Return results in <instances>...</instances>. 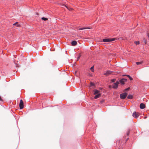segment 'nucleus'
<instances>
[{"label": "nucleus", "instance_id": "24", "mask_svg": "<svg viewBox=\"0 0 149 149\" xmlns=\"http://www.w3.org/2000/svg\"><path fill=\"white\" fill-rule=\"evenodd\" d=\"M91 86H94V84H93V83H91Z\"/></svg>", "mask_w": 149, "mask_h": 149}, {"label": "nucleus", "instance_id": "25", "mask_svg": "<svg viewBox=\"0 0 149 149\" xmlns=\"http://www.w3.org/2000/svg\"><path fill=\"white\" fill-rule=\"evenodd\" d=\"M80 56H81L80 55L79 56H78V57L77 58L78 60H79V59L80 58Z\"/></svg>", "mask_w": 149, "mask_h": 149}, {"label": "nucleus", "instance_id": "19", "mask_svg": "<svg viewBox=\"0 0 149 149\" xmlns=\"http://www.w3.org/2000/svg\"><path fill=\"white\" fill-rule=\"evenodd\" d=\"M143 62H136V64L137 65H139L140 64H141Z\"/></svg>", "mask_w": 149, "mask_h": 149}, {"label": "nucleus", "instance_id": "17", "mask_svg": "<svg viewBox=\"0 0 149 149\" xmlns=\"http://www.w3.org/2000/svg\"><path fill=\"white\" fill-rule=\"evenodd\" d=\"M43 20L46 21L48 19L47 18L45 17H42L41 18Z\"/></svg>", "mask_w": 149, "mask_h": 149}, {"label": "nucleus", "instance_id": "26", "mask_svg": "<svg viewBox=\"0 0 149 149\" xmlns=\"http://www.w3.org/2000/svg\"><path fill=\"white\" fill-rule=\"evenodd\" d=\"M129 133H130V132L129 131H128V132L127 133V135H129Z\"/></svg>", "mask_w": 149, "mask_h": 149}, {"label": "nucleus", "instance_id": "1", "mask_svg": "<svg viewBox=\"0 0 149 149\" xmlns=\"http://www.w3.org/2000/svg\"><path fill=\"white\" fill-rule=\"evenodd\" d=\"M115 40V38H107L103 39L102 41L104 42H108L114 41Z\"/></svg>", "mask_w": 149, "mask_h": 149}, {"label": "nucleus", "instance_id": "22", "mask_svg": "<svg viewBox=\"0 0 149 149\" xmlns=\"http://www.w3.org/2000/svg\"><path fill=\"white\" fill-rule=\"evenodd\" d=\"M0 101H3V100L1 98V97L0 96Z\"/></svg>", "mask_w": 149, "mask_h": 149}, {"label": "nucleus", "instance_id": "18", "mask_svg": "<svg viewBox=\"0 0 149 149\" xmlns=\"http://www.w3.org/2000/svg\"><path fill=\"white\" fill-rule=\"evenodd\" d=\"M134 43L136 45H138L139 44V41H135L134 42Z\"/></svg>", "mask_w": 149, "mask_h": 149}, {"label": "nucleus", "instance_id": "2", "mask_svg": "<svg viewBox=\"0 0 149 149\" xmlns=\"http://www.w3.org/2000/svg\"><path fill=\"white\" fill-rule=\"evenodd\" d=\"M127 95V93L125 92L120 94V97L121 99L123 100L125 98Z\"/></svg>", "mask_w": 149, "mask_h": 149}, {"label": "nucleus", "instance_id": "10", "mask_svg": "<svg viewBox=\"0 0 149 149\" xmlns=\"http://www.w3.org/2000/svg\"><path fill=\"white\" fill-rule=\"evenodd\" d=\"M100 93H98L94 97V98L95 99H97L99 97H100Z\"/></svg>", "mask_w": 149, "mask_h": 149}, {"label": "nucleus", "instance_id": "7", "mask_svg": "<svg viewBox=\"0 0 149 149\" xmlns=\"http://www.w3.org/2000/svg\"><path fill=\"white\" fill-rule=\"evenodd\" d=\"M145 104L143 103H141L140 104V108L141 109H143L145 108Z\"/></svg>", "mask_w": 149, "mask_h": 149}, {"label": "nucleus", "instance_id": "12", "mask_svg": "<svg viewBox=\"0 0 149 149\" xmlns=\"http://www.w3.org/2000/svg\"><path fill=\"white\" fill-rule=\"evenodd\" d=\"M133 98V96L132 95H129L127 97V98L128 99H132Z\"/></svg>", "mask_w": 149, "mask_h": 149}, {"label": "nucleus", "instance_id": "6", "mask_svg": "<svg viewBox=\"0 0 149 149\" xmlns=\"http://www.w3.org/2000/svg\"><path fill=\"white\" fill-rule=\"evenodd\" d=\"M133 116L136 118H137L139 116V115L136 112L134 111L132 114Z\"/></svg>", "mask_w": 149, "mask_h": 149}, {"label": "nucleus", "instance_id": "9", "mask_svg": "<svg viewBox=\"0 0 149 149\" xmlns=\"http://www.w3.org/2000/svg\"><path fill=\"white\" fill-rule=\"evenodd\" d=\"M71 45L72 46H74L77 45V42L76 41H73L71 42Z\"/></svg>", "mask_w": 149, "mask_h": 149}, {"label": "nucleus", "instance_id": "3", "mask_svg": "<svg viewBox=\"0 0 149 149\" xmlns=\"http://www.w3.org/2000/svg\"><path fill=\"white\" fill-rule=\"evenodd\" d=\"M119 84L118 81H117L116 83H114V85L112 86V88L114 89H116L118 86V85Z\"/></svg>", "mask_w": 149, "mask_h": 149}, {"label": "nucleus", "instance_id": "4", "mask_svg": "<svg viewBox=\"0 0 149 149\" xmlns=\"http://www.w3.org/2000/svg\"><path fill=\"white\" fill-rule=\"evenodd\" d=\"M127 81V79L125 78H122L120 80V82L122 85H124L125 84V82Z\"/></svg>", "mask_w": 149, "mask_h": 149}, {"label": "nucleus", "instance_id": "13", "mask_svg": "<svg viewBox=\"0 0 149 149\" xmlns=\"http://www.w3.org/2000/svg\"><path fill=\"white\" fill-rule=\"evenodd\" d=\"M90 29V28L89 27H83L79 28V29L80 30H83L84 29Z\"/></svg>", "mask_w": 149, "mask_h": 149}, {"label": "nucleus", "instance_id": "20", "mask_svg": "<svg viewBox=\"0 0 149 149\" xmlns=\"http://www.w3.org/2000/svg\"><path fill=\"white\" fill-rule=\"evenodd\" d=\"M116 81V79H112L111 80V83H113L115 82Z\"/></svg>", "mask_w": 149, "mask_h": 149}, {"label": "nucleus", "instance_id": "28", "mask_svg": "<svg viewBox=\"0 0 149 149\" xmlns=\"http://www.w3.org/2000/svg\"><path fill=\"white\" fill-rule=\"evenodd\" d=\"M111 86H109V88H111Z\"/></svg>", "mask_w": 149, "mask_h": 149}, {"label": "nucleus", "instance_id": "14", "mask_svg": "<svg viewBox=\"0 0 149 149\" xmlns=\"http://www.w3.org/2000/svg\"><path fill=\"white\" fill-rule=\"evenodd\" d=\"M99 91L97 90L96 89L94 90V94L95 95L99 93Z\"/></svg>", "mask_w": 149, "mask_h": 149}, {"label": "nucleus", "instance_id": "16", "mask_svg": "<svg viewBox=\"0 0 149 149\" xmlns=\"http://www.w3.org/2000/svg\"><path fill=\"white\" fill-rule=\"evenodd\" d=\"M143 42H144L145 44H146L147 43V41L144 38H143Z\"/></svg>", "mask_w": 149, "mask_h": 149}, {"label": "nucleus", "instance_id": "21", "mask_svg": "<svg viewBox=\"0 0 149 149\" xmlns=\"http://www.w3.org/2000/svg\"><path fill=\"white\" fill-rule=\"evenodd\" d=\"M93 68H94L93 66H92V67H91L90 68V69L91 70V71L92 72H93V71H94Z\"/></svg>", "mask_w": 149, "mask_h": 149}, {"label": "nucleus", "instance_id": "15", "mask_svg": "<svg viewBox=\"0 0 149 149\" xmlns=\"http://www.w3.org/2000/svg\"><path fill=\"white\" fill-rule=\"evenodd\" d=\"M17 23H18V22H16L13 25V26H16L17 27H19V26H20V24H17Z\"/></svg>", "mask_w": 149, "mask_h": 149}, {"label": "nucleus", "instance_id": "11", "mask_svg": "<svg viewBox=\"0 0 149 149\" xmlns=\"http://www.w3.org/2000/svg\"><path fill=\"white\" fill-rule=\"evenodd\" d=\"M123 76H127L129 78L130 80H132L133 79L132 77L129 75H123Z\"/></svg>", "mask_w": 149, "mask_h": 149}, {"label": "nucleus", "instance_id": "23", "mask_svg": "<svg viewBox=\"0 0 149 149\" xmlns=\"http://www.w3.org/2000/svg\"><path fill=\"white\" fill-rule=\"evenodd\" d=\"M130 89V88H127L125 89V91H127V90H129V89Z\"/></svg>", "mask_w": 149, "mask_h": 149}, {"label": "nucleus", "instance_id": "27", "mask_svg": "<svg viewBox=\"0 0 149 149\" xmlns=\"http://www.w3.org/2000/svg\"><path fill=\"white\" fill-rule=\"evenodd\" d=\"M65 7H66L67 8H68L67 6H64Z\"/></svg>", "mask_w": 149, "mask_h": 149}, {"label": "nucleus", "instance_id": "5", "mask_svg": "<svg viewBox=\"0 0 149 149\" xmlns=\"http://www.w3.org/2000/svg\"><path fill=\"white\" fill-rule=\"evenodd\" d=\"M19 106L20 109H22L24 108L23 102L22 100H20Z\"/></svg>", "mask_w": 149, "mask_h": 149}, {"label": "nucleus", "instance_id": "8", "mask_svg": "<svg viewBox=\"0 0 149 149\" xmlns=\"http://www.w3.org/2000/svg\"><path fill=\"white\" fill-rule=\"evenodd\" d=\"M112 73V71L108 70L107 71L106 73H105L104 74L106 75H108L109 74H111Z\"/></svg>", "mask_w": 149, "mask_h": 149}]
</instances>
